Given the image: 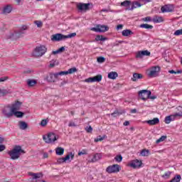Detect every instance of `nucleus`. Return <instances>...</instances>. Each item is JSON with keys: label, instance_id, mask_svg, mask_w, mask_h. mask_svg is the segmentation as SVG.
<instances>
[{"label": "nucleus", "instance_id": "nucleus-22", "mask_svg": "<svg viewBox=\"0 0 182 182\" xmlns=\"http://www.w3.org/2000/svg\"><path fill=\"white\" fill-rule=\"evenodd\" d=\"M146 122L149 124V126H154L160 123V119L159 118H154L153 119L146 121Z\"/></svg>", "mask_w": 182, "mask_h": 182}, {"label": "nucleus", "instance_id": "nucleus-20", "mask_svg": "<svg viewBox=\"0 0 182 182\" xmlns=\"http://www.w3.org/2000/svg\"><path fill=\"white\" fill-rule=\"evenodd\" d=\"M141 6V4L139 1H132L131 2V8H128L129 11H133V9H136V8H140Z\"/></svg>", "mask_w": 182, "mask_h": 182}, {"label": "nucleus", "instance_id": "nucleus-46", "mask_svg": "<svg viewBox=\"0 0 182 182\" xmlns=\"http://www.w3.org/2000/svg\"><path fill=\"white\" fill-rule=\"evenodd\" d=\"M166 139H167L166 136H161L159 139L156 140L157 144H159V143H161V141H164Z\"/></svg>", "mask_w": 182, "mask_h": 182}, {"label": "nucleus", "instance_id": "nucleus-13", "mask_svg": "<svg viewBox=\"0 0 182 182\" xmlns=\"http://www.w3.org/2000/svg\"><path fill=\"white\" fill-rule=\"evenodd\" d=\"M48 141L47 143H55L58 139H59V136H56L55 133L50 132L47 135Z\"/></svg>", "mask_w": 182, "mask_h": 182}, {"label": "nucleus", "instance_id": "nucleus-2", "mask_svg": "<svg viewBox=\"0 0 182 182\" xmlns=\"http://www.w3.org/2000/svg\"><path fill=\"white\" fill-rule=\"evenodd\" d=\"M29 29V26L26 25H23L17 31H15L14 33H12L10 36L11 39H18V38H22L25 33H26V31Z\"/></svg>", "mask_w": 182, "mask_h": 182}, {"label": "nucleus", "instance_id": "nucleus-61", "mask_svg": "<svg viewBox=\"0 0 182 182\" xmlns=\"http://www.w3.org/2000/svg\"><path fill=\"white\" fill-rule=\"evenodd\" d=\"M120 29H123V25H122V24H119V25L117 26V31H120Z\"/></svg>", "mask_w": 182, "mask_h": 182}, {"label": "nucleus", "instance_id": "nucleus-7", "mask_svg": "<svg viewBox=\"0 0 182 182\" xmlns=\"http://www.w3.org/2000/svg\"><path fill=\"white\" fill-rule=\"evenodd\" d=\"M106 171L109 174H112L113 173H119V171H120V165L114 164V165H112V166H109L106 168Z\"/></svg>", "mask_w": 182, "mask_h": 182}, {"label": "nucleus", "instance_id": "nucleus-62", "mask_svg": "<svg viewBox=\"0 0 182 182\" xmlns=\"http://www.w3.org/2000/svg\"><path fill=\"white\" fill-rule=\"evenodd\" d=\"M153 0H141V2H144V4H149V2H151Z\"/></svg>", "mask_w": 182, "mask_h": 182}, {"label": "nucleus", "instance_id": "nucleus-34", "mask_svg": "<svg viewBox=\"0 0 182 182\" xmlns=\"http://www.w3.org/2000/svg\"><path fill=\"white\" fill-rule=\"evenodd\" d=\"M9 90H6V89H0V97H5L6 96V95H9Z\"/></svg>", "mask_w": 182, "mask_h": 182}, {"label": "nucleus", "instance_id": "nucleus-40", "mask_svg": "<svg viewBox=\"0 0 182 182\" xmlns=\"http://www.w3.org/2000/svg\"><path fill=\"white\" fill-rule=\"evenodd\" d=\"M76 72H77V69H76V68H70L67 70L68 75H72V73H75Z\"/></svg>", "mask_w": 182, "mask_h": 182}, {"label": "nucleus", "instance_id": "nucleus-28", "mask_svg": "<svg viewBox=\"0 0 182 182\" xmlns=\"http://www.w3.org/2000/svg\"><path fill=\"white\" fill-rule=\"evenodd\" d=\"M164 21V19H163V17L159 16H155L152 18V22H154V23H160L161 22H163Z\"/></svg>", "mask_w": 182, "mask_h": 182}, {"label": "nucleus", "instance_id": "nucleus-11", "mask_svg": "<svg viewBox=\"0 0 182 182\" xmlns=\"http://www.w3.org/2000/svg\"><path fill=\"white\" fill-rule=\"evenodd\" d=\"M87 83H93L95 82H102V75H98L95 77H90L85 80Z\"/></svg>", "mask_w": 182, "mask_h": 182}, {"label": "nucleus", "instance_id": "nucleus-52", "mask_svg": "<svg viewBox=\"0 0 182 182\" xmlns=\"http://www.w3.org/2000/svg\"><path fill=\"white\" fill-rule=\"evenodd\" d=\"M85 131L87 133H92V132H93V128H92L90 126H88L85 128Z\"/></svg>", "mask_w": 182, "mask_h": 182}, {"label": "nucleus", "instance_id": "nucleus-56", "mask_svg": "<svg viewBox=\"0 0 182 182\" xmlns=\"http://www.w3.org/2000/svg\"><path fill=\"white\" fill-rule=\"evenodd\" d=\"M8 79H9V77L8 76L0 77V82H6V80H8Z\"/></svg>", "mask_w": 182, "mask_h": 182}, {"label": "nucleus", "instance_id": "nucleus-16", "mask_svg": "<svg viewBox=\"0 0 182 182\" xmlns=\"http://www.w3.org/2000/svg\"><path fill=\"white\" fill-rule=\"evenodd\" d=\"M177 114H173L165 117L164 122L166 124H170L171 122H174L177 119Z\"/></svg>", "mask_w": 182, "mask_h": 182}, {"label": "nucleus", "instance_id": "nucleus-53", "mask_svg": "<svg viewBox=\"0 0 182 182\" xmlns=\"http://www.w3.org/2000/svg\"><path fill=\"white\" fill-rule=\"evenodd\" d=\"M54 66H56V60H53L50 62V68H54Z\"/></svg>", "mask_w": 182, "mask_h": 182}, {"label": "nucleus", "instance_id": "nucleus-45", "mask_svg": "<svg viewBox=\"0 0 182 182\" xmlns=\"http://www.w3.org/2000/svg\"><path fill=\"white\" fill-rule=\"evenodd\" d=\"M114 160L118 163H121V161L123 160V156H122V155H117L114 157Z\"/></svg>", "mask_w": 182, "mask_h": 182}, {"label": "nucleus", "instance_id": "nucleus-42", "mask_svg": "<svg viewBox=\"0 0 182 182\" xmlns=\"http://www.w3.org/2000/svg\"><path fill=\"white\" fill-rule=\"evenodd\" d=\"M76 36V33H71L67 36H65V39H70L72 38H75Z\"/></svg>", "mask_w": 182, "mask_h": 182}, {"label": "nucleus", "instance_id": "nucleus-50", "mask_svg": "<svg viewBox=\"0 0 182 182\" xmlns=\"http://www.w3.org/2000/svg\"><path fill=\"white\" fill-rule=\"evenodd\" d=\"M105 137L102 136H98L97 138L95 139V142L97 143V141H102V140H104Z\"/></svg>", "mask_w": 182, "mask_h": 182}, {"label": "nucleus", "instance_id": "nucleus-18", "mask_svg": "<svg viewBox=\"0 0 182 182\" xmlns=\"http://www.w3.org/2000/svg\"><path fill=\"white\" fill-rule=\"evenodd\" d=\"M12 12V6L11 4H7L2 9V15H8V14H11Z\"/></svg>", "mask_w": 182, "mask_h": 182}, {"label": "nucleus", "instance_id": "nucleus-35", "mask_svg": "<svg viewBox=\"0 0 182 182\" xmlns=\"http://www.w3.org/2000/svg\"><path fill=\"white\" fill-rule=\"evenodd\" d=\"M178 112L174 113V114H176V117H182V107H176Z\"/></svg>", "mask_w": 182, "mask_h": 182}, {"label": "nucleus", "instance_id": "nucleus-21", "mask_svg": "<svg viewBox=\"0 0 182 182\" xmlns=\"http://www.w3.org/2000/svg\"><path fill=\"white\" fill-rule=\"evenodd\" d=\"M121 6H124L126 11H129V8H132V1L129 0L124 1L121 3Z\"/></svg>", "mask_w": 182, "mask_h": 182}, {"label": "nucleus", "instance_id": "nucleus-19", "mask_svg": "<svg viewBox=\"0 0 182 182\" xmlns=\"http://www.w3.org/2000/svg\"><path fill=\"white\" fill-rule=\"evenodd\" d=\"M21 105H22V102L19 101L16 102L14 104L12 105L11 110H13V112H16L19 110V109H21Z\"/></svg>", "mask_w": 182, "mask_h": 182}, {"label": "nucleus", "instance_id": "nucleus-57", "mask_svg": "<svg viewBox=\"0 0 182 182\" xmlns=\"http://www.w3.org/2000/svg\"><path fill=\"white\" fill-rule=\"evenodd\" d=\"M5 149H6V146H5V145H0V152L1 151H4V150H5Z\"/></svg>", "mask_w": 182, "mask_h": 182}, {"label": "nucleus", "instance_id": "nucleus-10", "mask_svg": "<svg viewBox=\"0 0 182 182\" xmlns=\"http://www.w3.org/2000/svg\"><path fill=\"white\" fill-rule=\"evenodd\" d=\"M65 35L62 33H56L51 36L53 42H60V41H65Z\"/></svg>", "mask_w": 182, "mask_h": 182}, {"label": "nucleus", "instance_id": "nucleus-30", "mask_svg": "<svg viewBox=\"0 0 182 182\" xmlns=\"http://www.w3.org/2000/svg\"><path fill=\"white\" fill-rule=\"evenodd\" d=\"M18 127L21 130H26L28 129V124L23 121L18 122Z\"/></svg>", "mask_w": 182, "mask_h": 182}, {"label": "nucleus", "instance_id": "nucleus-12", "mask_svg": "<svg viewBox=\"0 0 182 182\" xmlns=\"http://www.w3.org/2000/svg\"><path fill=\"white\" fill-rule=\"evenodd\" d=\"M161 11L162 14H166L167 12H173V11H174V6L173 4L163 6L161 8Z\"/></svg>", "mask_w": 182, "mask_h": 182}, {"label": "nucleus", "instance_id": "nucleus-15", "mask_svg": "<svg viewBox=\"0 0 182 182\" xmlns=\"http://www.w3.org/2000/svg\"><path fill=\"white\" fill-rule=\"evenodd\" d=\"M90 6V3L85 4V3H77V8L79 11H87L89 9V6Z\"/></svg>", "mask_w": 182, "mask_h": 182}, {"label": "nucleus", "instance_id": "nucleus-17", "mask_svg": "<svg viewBox=\"0 0 182 182\" xmlns=\"http://www.w3.org/2000/svg\"><path fill=\"white\" fill-rule=\"evenodd\" d=\"M141 161H139L137 159L134 160L129 163L130 167H132V168H139V167H141Z\"/></svg>", "mask_w": 182, "mask_h": 182}, {"label": "nucleus", "instance_id": "nucleus-6", "mask_svg": "<svg viewBox=\"0 0 182 182\" xmlns=\"http://www.w3.org/2000/svg\"><path fill=\"white\" fill-rule=\"evenodd\" d=\"M73 159H75V154L69 152L65 157L60 159L58 161L59 163H70Z\"/></svg>", "mask_w": 182, "mask_h": 182}, {"label": "nucleus", "instance_id": "nucleus-41", "mask_svg": "<svg viewBox=\"0 0 182 182\" xmlns=\"http://www.w3.org/2000/svg\"><path fill=\"white\" fill-rule=\"evenodd\" d=\"M68 75V71H60L59 73H56V76H66Z\"/></svg>", "mask_w": 182, "mask_h": 182}, {"label": "nucleus", "instance_id": "nucleus-33", "mask_svg": "<svg viewBox=\"0 0 182 182\" xmlns=\"http://www.w3.org/2000/svg\"><path fill=\"white\" fill-rule=\"evenodd\" d=\"M25 114V113L21 112V111H14L13 112V116H15V117H23V115Z\"/></svg>", "mask_w": 182, "mask_h": 182}, {"label": "nucleus", "instance_id": "nucleus-29", "mask_svg": "<svg viewBox=\"0 0 182 182\" xmlns=\"http://www.w3.org/2000/svg\"><path fill=\"white\" fill-rule=\"evenodd\" d=\"M133 33H134L133 31H132V30L130 29H125L122 32V36H125V37L132 36Z\"/></svg>", "mask_w": 182, "mask_h": 182}, {"label": "nucleus", "instance_id": "nucleus-44", "mask_svg": "<svg viewBox=\"0 0 182 182\" xmlns=\"http://www.w3.org/2000/svg\"><path fill=\"white\" fill-rule=\"evenodd\" d=\"M68 126L69 127H76V119H74V121H70Z\"/></svg>", "mask_w": 182, "mask_h": 182}, {"label": "nucleus", "instance_id": "nucleus-23", "mask_svg": "<svg viewBox=\"0 0 182 182\" xmlns=\"http://www.w3.org/2000/svg\"><path fill=\"white\" fill-rule=\"evenodd\" d=\"M109 27L105 25H98V31L100 33L107 32Z\"/></svg>", "mask_w": 182, "mask_h": 182}, {"label": "nucleus", "instance_id": "nucleus-38", "mask_svg": "<svg viewBox=\"0 0 182 182\" xmlns=\"http://www.w3.org/2000/svg\"><path fill=\"white\" fill-rule=\"evenodd\" d=\"M149 154H150V151L149 149H143L141 151V156L143 157H146V156H148Z\"/></svg>", "mask_w": 182, "mask_h": 182}, {"label": "nucleus", "instance_id": "nucleus-8", "mask_svg": "<svg viewBox=\"0 0 182 182\" xmlns=\"http://www.w3.org/2000/svg\"><path fill=\"white\" fill-rule=\"evenodd\" d=\"M2 113L4 117H6L7 119H9L14 116V111L10 106L5 107L2 109Z\"/></svg>", "mask_w": 182, "mask_h": 182}, {"label": "nucleus", "instance_id": "nucleus-25", "mask_svg": "<svg viewBox=\"0 0 182 182\" xmlns=\"http://www.w3.org/2000/svg\"><path fill=\"white\" fill-rule=\"evenodd\" d=\"M58 75H56V73H50L49 76L47 77V80L48 82H55V80H56V79H58Z\"/></svg>", "mask_w": 182, "mask_h": 182}, {"label": "nucleus", "instance_id": "nucleus-27", "mask_svg": "<svg viewBox=\"0 0 182 182\" xmlns=\"http://www.w3.org/2000/svg\"><path fill=\"white\" fill-rule=\"evenodd\" d=\"M26 83L28 87H33V86L38 83V81H36V80L28 79Z\"/></svg>", "mask_w": 182, "mask_h": 182}, {"label": "nucleus", "instance_id": "nucleus-47", "mask_svg": "<svg viewBox=\"0 0 182 182\" xmlns=\"http://www.w3.org/2000/svg\"><path fill=\"white\" fill-rule=\"evenodd\" d=\"M173 35H174V36H181L182 35V28L176 30L174 32Z\"/></svg>", "mask_w": 182, "mask_h": 182}, {"label": "nucleus", "instance_id": "nucleus-54", "mask_svg": "<svg viewBox=\"0 0 182 182\" xmlns=\"http://www.w3.org/2000/svg\"><path fill=\"white\" fill-rule=\"evenodd\" d=\"M143 21H144V22H151V17L150 16H147L143 18Z\"/></svg>", "mask_w": 182, "mask_h": 182}, {"label": "nucleus", "instance_id": "nucleus-9", "mask_svg": "<svg viewBox=\"0 0 182 182\" xmlns=\"http://www.w3.org/2000/svg\"><path fill=\"white\" fill-rule=\"evenodd\" d=\"M139 96L142 99V100H147V99L151 96V92L143 90L139 92Z\"/></svg>", "mask_w": 182, "mask_h": 182}, {"label": "nucleus", "instance_id": "nucleus-5", "mask_svg": "<svg viewBox=\"0 0 182 182\" xmlns=\"http://www.w3.org/2000/svg\"><path fill=\"white\" fill-rule=\"evenodd\" d=\"M28 174L29 176H31V178H30L31 182H46L41 179L42 178V177H43V174H42V173L30 172Z\"/></svg>", "mask_w": 182, "mask_h": 182}, {"label": "nucleus", "instance_id": "nucleus-14", "mask_svg": "<svg viewBox=\"0 0 182 182\" xmlns=\"http://www.w3.org/2000/svg\"><path fill=\"white\" fill-rule=\"evenodd\" d=\"M144 56H150V52L147 50H140L136 53V59H141Z\"/></svg>", "mask_w": 182, "mask_h": 182}, {"label": "nucleus", "instance_id": "nucleus-63", "mask_svg": "<svg viewBox=\"0 0 182 182\" xmlns=\"http://www.w3.org/2000/svg\"><path fill=\"white\" fill-rule=\"evenodd\" d=\"M168 73H171V75H177V73H176V71H174V70H169Z\"/></svg>", "mask_w": 182, "mask_h": 182}, {"label": "nucleus", "instance_id": "nucleus-32", "mask_svg": "<svg viewBox=\"0 0 182 182\" xmlns=\"http://www.w3.org/2000/svg\"><path fill=\"white\" fill-rule=\"evenodd\" d=\"M119 76V74H117L116 72H110L108 73V78L112 79V80H114Z\"/></svg>", "mask_w": 182, "mask_h": 182}, {"label": "nucleus", "instance_id": "nucleus-3", "mask_svg": "<svg viewBox=\"0 0 182 182\" xmlns=\"http://www.w3.org/2000/svg\"><path fill=\"white\" fill-rule=\"evenodd\" d=\"M45 53H46V47L45 46H38L33 49L32 56L34 58H41Z\"/></svg>", "mask_w": 182, "mask_h": 182}, {"label": "nucleus", "instance_id": "nucleus-31", "mask_svg": "<svg viewBox=\"0 0 182 182\" xmlns=\"http://www.w3.org/2000/svg\"><path fill=\"white\" fill-rule=\"evenodd\" d=\"M64 153H65V149L62 147H57L55 149V154H57V156H63Z\"/></svg>", "mask_w": 182, "mask_h": 182}, {"label": "nucleus", "instance_id": "nucleus-59", "mask_svg": "<svg viewBox=\"0 0 182 182\" xmlns=\"http://www.w3.org/2000/svg\"><path fill=\"white\" fill-rule=\"evenodd\" d=\"M46 124V119H43L41 122V126L45 127Z\"/></svg>", "mask_w": 182, "mask_h": 182}, {"label": "nucleus", "instance_id": "nucleus-51", "mask_svg": "<svg viewBox=\"0 0 182 182\" xmlns=\"http://www.w3.org/2000/svg\"><path fill=\"white\" fill-rule=\"evenodd\" d=\"M98 63H103L105 62V60H106V58H105L104 57H99L97 59Z\"/></svg>", "mask_w": 182, "mask_h": 182}, {"label": "nucleus", "instance_id": "nucleus-37", "mask_svg": "<svg viewBox=\"0 0 182 182\" xmlns=\"http://www.w3.org/2000/svg\"><path fill=\"white\" fill-rule=\"evenodd\" d=\"M140 28H143L144 29H153V26L150 24H141Z\"/></svg>", "mask_w": 182, "mask_h": 182}, {"label": "nucleus", "instance_id": "nucleus-49", "mask_svg": "<svg viewBox=\"0 0 182 182\" xmlns=\"http://www.w3.org/2000/svg\"><path fill=\"white\" fill-rule=\"evenodd\" d=\"M106 38L102 37V36H97V37L95 38V40L99 41H106Z\"/></svg>", "mask_w": 182, "mask_h": 182}, {"label": "nucleus", "instance_id": "nucleus-24", "mask_svg": "<svg viewBox=\"0 0 182 182\" xmlns=\"http://www.w3.org/2000/svg\"><path fill=\"white\" fill-rule=\"evenodd\" d=\"M100 159H102V154L97 153L93 156L90 163H96V161H99Z\"/></svg>", "mask_w": 182, "mask_h": 182}, {"label": "nucleus", "instance_id": "nucleus-60", "mask_svg": "<svg viewBox=\"0 0 182 182\" xmlns=\"http://www.w3.org/2000/svg\"><path fill=\"white\" fill-rule=\"evenodd\" d=\"M114 117H116V116H119L120 114L118 112H114L113 113L111 114Z\"/></svg>", "mask_w": 182, "mask_h": 182}, {"label": "nucleus", "instance_id": "nucleus-58", "mask_svg": "<svg viewBox=\"0 0 182 182\" xmlns=\"http://www.w3.org/2000/svg\"><path fill=\"white\" fill-rule=\"evenodd\" d=\"M46 124V119H43L41 122V126L45 127Z\"/></svg>", "mask_w": 182, "mask_h": 182}, {"label": "nucleus", "instance_id": "nucleus-43", "mask_svg": "<svg viewBox=\"0 0 182 182\" xmlns=\"http://www.w3.org/2000/svg\"><path fill=\"white\" fill-rule=\"evenodd\" d=\"M34 23L38 28H42V26H43V23L41 21H35Z\"/></svg>", "mask_w": 182, "mask_h": 182}, {"label": "nucleus", "instance_id": "nucleus-1", "mask_svg": "<svg viewBox=\"0 0 182 182\" xmlns=\"http://www.w3.org/2000/svg\"><path fill=\"white\" fill-rule=\"evenodd\" d=\"M21 153H25V151L22 149L21 146H16L12 150L8 152L9 156L11 160H18L21 157Z\"/></svg>", "mask_w": 182, "mask_h": 182}, {"label": "nucleus", "instance_id": "nucleus-55", "mask_svg": "<svg viewBox=\"0 0 182 182\" xmlns=\"http://www.w3.org/2000/svg\"><path fill=\"white\" fill-rule=\"evenodd\" d=\"M90 31H92L93 32H97L99 33V27L97 26V27H92L90 28Z\"/></svg>", "mask_w": 182, "mask_h": 182}, {"label": "nucleus", "instance_id": "nucleus-64", "mask_svg": "<svg viewBox=\"0 0 182 182\" xmlns=\"http://www.w3.org/2000/svg\"><path fill=\"white\" fill-rule=\"evenodd\" d=\"M130 124V122L129 121H126L124 122V126H129Z\"/></svg>", "mask_w": 182, "mask_h": 182}, {"label": "nucleus", "instance_id": "nucleus-4", "mask_svg": "<svg viewBox=\"0 0 182 182\" xmlns=\"http://www.w3.org/2000/svg\"><path fill=\"white\" fill-rule=\"evenodd\" d=\"M160 68L159 66H152L146 71V75L149 77H157L160 74Z\"/></svg>", "mask_w": 182, "mask_h": 182}, {"label": "nucleus", "instance_id": "nucleus-26", "mask_svg": "<svg viewBox=\"0 0 182 182\" xmlns=\"http://www.w3.org/2000/svg\"><path fill=\"white\" fill-rule=\"evenodd\" d=\"M140 79H143V75L139 73H134L133 77L132 78V82H137V80H140Z\"/></svg>", "mask_w": 182, "mask_h": 182}, {"label": "nucleus", "instance_id": "nucleus-39", "mask_svg": "<svg viewBox=\"0 0 182 182\" xmlns=\"http://www.w3.org/2000/svg\"><path fill=\"white\" fill-rule=\"evenodd\" d=\"M181 180V176L176 175L170 182H179Z\"/></svg>", "mask_w": 182, "mask_h": 182}, {"label": "nucleus", "instance_id": "nucleus-36", "mask_svg": "<svg viewBox=\"0 0 182 182\" xmlns=\"http://www.w3.org/2000/svg\"><path fill=\"white\" fill-rule=\"evenodd\" d=\"M64 50H65V47H61L59 49H58L57 50L53 51L52 54L58 55V53H62V52H63Z\"/></svg>", "mask_w": 182, "mask_h": 182}, {"label": "nucleus", "instance_id": "nucleus-48", "mask_svg": "<svg viewBox=\"0 0 182 182\" xmlns=\"http://www.w3.org/2000/svg\"><path fill=\"white\" fill-rule=\"evenodd\" d=\"M171 176V172H166L164 175H162L163 178H168Z\"/></svg>", "mask_w": 182, "mask_h": 182}]
</instances>
